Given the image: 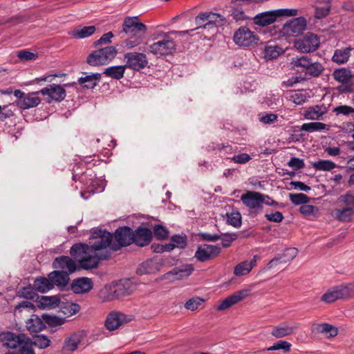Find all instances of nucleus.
Returning a JSON list of instances; mask_svg holds the SVG:
<instances>
[{"mask_svg":"<svg viewBox=\"0 0 354 354\" xmlns=\"http://www.w3.org/2000/svg\"><path fill=\"white\" fill-rule=\"evenodd\" d=\"M339 208L335 209V217L340 221H351L354 215V194L349 191L338 198Z\"/></svg>","mask_w":354,"mask_h":354,"instance_id":"1","label":"nucleus"},{"mask_svg":"<svg viewBox=\"0 0 354 354\" xmlns=\"http://www.w3.org/2000/svg\"><path fill=\"white\" fill-rule=\"evenodd\" d=\"M118 54L113 46H109L92 51L86 58V63L91 66L104 65L113 60Z\"/></svg>","mask_w":354,"mask_h":354,"instance_id":"2","label":"nucleus"},{"mask_svg":"<svg viewBox=\"0 0 354 354\" xmlns=\"http://www.w3.org/2000/svg\"><path fill=\"white\" fill-rule=\"evenodd\" d=\"M89 239H96L94 243H90L91 252L100 251L109 248L112 250V245L113 244V234L106 230L102 228H93Z\"/></svg>","mask_w":354,"mask_h":354,"instance_id":"3","label":"nucleus"},{"mask_svg":"<svg viewBox=\"0 0 354 354\" xmlns=\"http://www.w3.org/2000/svg\"><path fill=\"white\" fill-rule=\"evenodd\" d=\"M307 28V19L304 17L292 18L286 21L281 28L282 37H297L303 34Z\"/></svg>","mask_w":354,"mask_h":354,"instance_id":"4","label":"nucleus"},{"mask_svg":"<svg viewBox=\"0 0 354 354\" xmlns=\"http://www.w3.org/2000/svg\"><path fill=\"white\" fill-rule=\"evenodd\" d=\"M354 292V283H350L345 285H340L329 289L321 298V300L330 304L337 299H347Z\"/></svg>","mask_w":354,"mask_h":354,"instance_id":"5","label":"nucleus"},{"mask_svg":"<svg viewBox=\"0 0 354 354\" xmlns=\"http://www.w3.org/2000/svg\"><path fill=\"white\" fill-rule=\"evenodd\" d=\"M94 252H88L87 254L82 257L78 261L79 271L80 270H89L97 268L102 260H108L111 257V252L109 250L93 254Z\"/></svg>","mask_w":354,"mask_h":354,"instance_id":"6","label":"nucleus"},{"mask_svg":"<svg viewBox=\"0 0 354 354\" xmlns=\"http://www.w3.org/2000/svg\"><path fill=\"white\" fill-rule=\"evenodd\" d=\"M259 40V36L246 26L239 28L233 35L234 42L241 47L253 46L257 44Z\"/></svg>","mask_w":354,"mask_h":354,"instance_id":"7","label":"nucleus"},{"mask_svg":"<svg viewBox=\"0 0 354 354\" xmlns=\"http://www.w3.org/2000/svg\"><path fill=\"white\" fill-rule=\"evenodd\" d=\"M112 251H118L133 243V230L129 226L118 227L113 233Z\"/></svg>","mask_w":354,"mask_h":354,"instance_id":"8","label":"nucleus"},{"mask_svg":"<svg viewBox=\"0 0 354 354\" xmlns=\"http://www.w3.org/2000/svg\"><path fill=\"white\" fill-rule=\"evenodd\" d=\"M293 44L299 52L308 53L315 51L319 47L320 40L317 35L308 32L301 38L295 39Z\"/></svg>","mask_w":354,"mask_h":354,"instance_id":"9","label":"nucleus"},{"mask_svg":"<svg viewBox=\"0 0 354 354\" xmlns=\"http://www.w3.org/2000/svg\"><path fill=\"white\" fill-rule=\"evenodd\" d=\"M77 82L65 84L63 86L57 84H49L48 86L37 91L44 96H47L46 100L48 103H51L52 101L62 102L64 100L66 95L65 87L68 86H75Z\"/></svg>","mask_w":354,"mask_h":354,"instance_id":"10","label":"nucleus"},{"mask_svg":"<svg viewBox=\"0 0 354 354\" xmlns=\"http://www.w3.org/2000/svg\"><path fill=\"white\" fill-rule=\"evenodd\" d=\"M136 289V285L130 279H120L111 289L109 299H119L131 295Z\"/></svg>","mask_w":354,"mask_h":354,"instance_id":"11","label":"nucleus"},{"mask_svg":"<svg viewBox=\"0 0 354 354\" xmlns=\"http://www.w3.org/2000/svg\"><path fill=\"white\" fill-rule=\"evenodd\" d=\"M147 30V26L139 21L138 17H126L122 24V28L119 32L131 35H144Z\"/></svg>","mask_w":354,"mask_h":354,"instance_id":"12","label":"nucleus"},{"mask_svg":"<svg viewBox=\"0 0 354 354\" xmlns=\"http://www.w3.org/2000/svg\"><path fill=\"white\" fill-rule=\"evenodd\" d=\"M133 319V316L127 315L120 312L113 311L108 314L104 326L109 331H113L120 326L126 324Z\"/></svg>","mask_w":354,"mask_h":354,"instance_id":"13","label":"nucleus"},{"mask_svg":"<svg viewBox=\"0 0 354 354\" xmlns=\"http://www.w3.org/2000/svg\"><path fill=\"white\" fill-rule=\"evenodd\" d=\"M127 68L139 71L145 68L148 64V59L145 53L130 52L124 55Z\"/></svg>","mask_w":354,"mask_h":354,"instance_id":"14","label":"nucleus"},{"mask_svg":"<svg viewBox=\"0 0 354 354\" xmlns=\"http://www.w3.org/2000/svg\"><path fill=\"white\" fill-rule=\"evenodd\" d=\"M176 45L173 39H162L151 44L149 46L150 53L158 56H166L172 55L175 50Z\"/></svg>","mask_w":354,"mask_h":354,"instance_id":"15","label":"nucleus"},{"mask_svg":"<svg viewBox=\"0 0 354 354\" xmlns=\"http://www.w3.org/2000/svg\"><path fill=\"white\" fill-rule=\"evenodd\" d=\"M221 252L218 245L209 244L200 245L197 247L194 257L201 262H205L218 257Z\"/></svg>","mask_w":354,"mask_h":354,"instance_id":"16","label":"nucleus"},{"mask_svg":"<svg viewBox=\"0 0 354 354\" xmlns=\"http://www.w3.org/2000/svg\"><path fill=\"white\" fill-rule=\"evenodd\" d=\"M52 267L57 270H64L68 274L79 271L78 263L68 256L62 255L56 257L52 263Z\"/></svg>","mask_w":354,"mask_h":354,"instance_id":"17","label":"nucleus"},{"mask_svg":"<svg viewBox=\"0 0 354 354\" xmlns=\"http://www.w3.org/2000/svg\"><path fill=\"white\" fill-rule=\"evenodd\" d=\"M194 270V268L192 264H185L174 268L171 270L166 272L162 278L171 281L181 280L190 276Z\"/></svg>","mask_w":354,"mask_h":354,"instance_id":"18","label":"nucleus"},{"mask_svg":"<svg viewBox=\"0 0 354 354\" xmlns=\"http://www.w3.org/2000/svg\"><path fill=\"white\" fill-rule=\"evenodd\" d=\"M61 297L59 295L44 296L39 295L36 298V309L43 310L55 309L59 306Z\"/></svg>","mask_w":354,"mask_h":354,"instance_id":"19","label":"nucleus"},{"mask_svg":"<svg viewBox=\"0 0 354 354\" xmlns=\"http://www.w3.org/2000/svg\"><path fill=\"white\" fill-rule=\"evenodd\" d=\"M278 14L276 10H271L260 12L253 18V23L260 27L268 26L278 20Z\"/></svg>","mask_w":354,"mask_h":354,"instance_id":"20","label":"nucleus"},{"mask_svg":"<svg viewBox=\"0 0 354 354\" xmlns=\"http://www.w3.org/2000/svg\"><path fill=\"white\" fill-rule=\"evenodd\" d=\"M133 243L139 247H144L150 243L153 238L152 232L148 227H138L133 230Z\"/></svg>","mask_w":354,"mask_h":354,"instance_id":"21","label":"nucleus"},{"mask_svg":"<svg viewBox=\"0 0 354 354\" xmlns=\"http://www.w3.org/2000/svg\"><path fill=\"white\" fill-rule=\"evenodd\" d=\"M93 288V282L92 279L86 277L76 278L71 283V290L75 294L88 292Z\"/></svg>","mask_w":354,"mask_h":354,"instance_id":"22","label":"nucleus"},{"mask_svg":"<svg viewBox=\"0 0 354 354\" xmlns=\"http://www.w3.org/2000/svg\"><path fill=\"white\" fill-rule=\"evenodd\" d=\"M241 200L246 207L254 209V207H257L259 203L265 202V194L257 192L247 191L241 195Z\"/></svg>","mask_w":354,"mask_h":354,"instance_id":"23","label":"nucleus"},{"mask_svg":"<svg viewBox=\"0 0 354 354\" xmlns=\"http://www.w3.org/2000/svg\"><path fill=\"white\" fill-rule=\"evenodd\" d=\"M248 290H241L234 292L223 299L221 304L216 307L217 310H226L233 305L243 300L248 295Z\"/></svg>","mask_w":354,"mask_h":354,"instance_id":"24","label":"nucleus"},{"mask_svg":"<svg viewBox=\"0 0 354 354\" xmlns=\"http://www.w3.org/2000/svg\"><path fill=\"white\" fill-rule=\"evenodd\" d=\"M297 254V250L295 248H288L283 253L278 254L272 259L267 265L268 269L277 266L279 263H287L292 260Z\"/></svg>","mask_w":354,"mask_h":354,"instance_id":"25","label":"nucleus"},{"mask_svg":"<svg viewBox=\"0 0 354 354\" xmlns=\"http://www.w3.org/2000/svg\"><path fill=\"white\" fill-rule=\"evenodd\" d=\"M69 274H68V272H66L64 270H55L48 274V277L53 285V287L57 286L61 290H63V288L68 285L70 281Z\"/></svg>","mask_w":354,"mask_h":354,"instance_id":"26","label":"nucleus"},{"mask_svg":"<svg viewBox=\"0 0 354 354\" xmlns=\"http://www.w3.org/2000/svg\"><path fill=\"white\" fill-rule=\"evenodd\" d=\"M26 326L31 335L38 333L46 328L41 316L39 317L35 314H32L30 318L26 321Z\"/></svg>","mask_w":354,"mask_h":354,"instance_id":"27","label":"nucleus"},{"mask_svg":"<svg viewBox=\"0 0 354 354\" xmlns=\"http://www.w3.org/2000/svg\"><path fill=\"white\" fill-rule=\"evenodd\" d=\"M85 75L84 77L78 78L77 83L84 89H92L94 88L99 83L101 80L102 74L99 73L87 75L86 73H82Z\"/></svg>","mask_w":354,"mask_h":354,"instance_id":"28","label":"nucleus"},{"mask_svg":"<svg viewBox=\"0 0 354 354\" xmlns=\"http://www.w3.org/2000/svg\"><path fill=\"white\" fill-rule=\"evenodd\" d=\"M310 330L312 333H323L328 337H335L338 333L336 327L327 323H314L312 324Z\"/></svg>","mask_w":354,"mask_h":354,"instance_id":"29","label":"nucleus"},{"mask_svg":"<svg viewBox=\"0 0 354 354\" xmlns=\"http://www.w3.org/2000/svg\"><path fill=\"white\" fill-rule=\"evenodd\" d=\"M37 92H32L26 94L24 97L21 100H16L15 104L21 109H28L37 106L40 102L41 99L39 97H34L32 95L39 94Z\"/></svg>","mask_w":354,"mask_h":354,"instance_id":"30","label":"nucleus"},{"mask_svg":"<svg viewBox=\"0 0 354 354\" xmlns=\"http://www.w3.org/2000/svg\"><path fill=\"white\" fill-rule=\"evenodd\" d=\"M0 341L3 346L12 349L21 345L19 333L16 334L11 331L1 333L0 334Z\"/></svg>","mask_w":354,"mask_h":354,"instance_id":"31","label":"nucleus"},{"mask_svg":"<svg viewBox=\"0 0 354 354\" xmlns=\"http://www.w3.org/2000/svg\"><path fill=\"white\" fill-rule=\"evenodd\" d=\"M88 252H91L90 245L84 243H77L72 245L70 249V254L75 259H81L82 257L87 254Z\"/></svg>","mask_w":354,"mask_h":354,"instance_id":"32","label":"nucleus"},{"mask_svg":"<svg viewBox=\"0 0 354 354\" xmlns=\"http://www.w3.org/2000/svg\"><path fill=\"white\" fill-rule=\"evenodd\" d=\"M34 288L36 291L45 293L53 288V285L49 279V277H39L35 279L34 283Z\"/></svg>","mask_w":354,"mask_h":354,"instance_id":"33","label":"nucleus"},{"mask_svg":"<svg viewBox=\"0 0 354 354\" xmlns=\"http://www.w3.org/2000/svg\"><path fill=\"white\" fill-rule=\"evenodd\" d=\"M206 25H208L209 28H214L217 26H223L227 22V19L218 13L212 12H206Z\"/></svg>","mask_w":354,"mask_h":354,"instance_id":"34","label":"nucleus"},{"mask_svg":"<svg viewBox=\"0 0 354 354\" xmlns=\"http://www.w3.org/2000/svg\"><path fill=\"white\" fill-rule=\"evenodd\" d=\"M158 270V265L152 259H148L138 266L136 269V274L138 275L149 274L155 273Z\"/></svg>","mask_w":354,"mask_h":354,"instance_id":"35","label":"nucleus"},{"mask_svg":"<svg viewBox=\"0 0 354 354\" xmlns=\"http://www.w3.org/2000/svg\"><path fill=\"white\" fill-rule=\"evenodd\" d=\"M233 6H231L230 10V16L236 22L245 21L249 19L245 11L242 8V3H232Z\"/></svg>","mask_w":354,"mask_h":354,"instance_id":"36","label":"nucleus"},{"mask_svg":"<svg viewBox=\"0 0 354 354\" xmlns=\"http://www.w3.org/2000/svg\"><path fill=\"white\" fill-rule=\"evenodd\" d=\"M296 328L297 327L283 324L281 326L274 327L271 332V335L277 338H281L292 335Z\"/></svg>","mask_w":354,"mask_h":354,"instance_id":"37","label":"nucleus"},{"mask_svg":"<svg viewBox=\"0 0 354 354\" xmlns=\"http://www.w3.org/2000/svg\"><path fill=\"white\" fill-rule=\"evenodd\" d=\"M126 68L125 65L110 66L104 71L103 74L112 79L120 80L124 77Z\"/></svg>","mask_w":354,"mask_h":354,"instance_id":"38","label":"nucleus"},{"mask_svg":"<svg viewBox=\"0 0 354 354\" xmlns=\"http://www.w3.org/2000/svg\"><path fill=\"white\" fill-rule=\"evenodd\" d=\"M41 318L44 321V323L50 328L57 327L64 324L66 322V318L59 317L55 315H50L48 313H44L41 315Z\"/></svg>","mask_w":354,"mask_h":354,"instance_id":"39","label":"nucleus"},{"mask_svg":"<svg viewBox=\"0 0 354 354\" xmlns=\"http://www.w3.org/2000/svg\"><path fill=\"white\" fill-rule=\"evenodd\" d=\"M285 50L280 46H266L264 48V58L268 60H272L277 59L280 55L283 54Z\"/></svg>","mask_w":354,"mask_h":354,"instance_id":"40","label":"nucleus"},{"mask_svg":"<svg viewBox=\"0 0 354 354\" xmlns=\"http://www.w3.org/2000/svg\"><path fill=\"white\" fill-rule=\"evenodd\" d=\"M352 50L351 48H346L344 49H337L335 50L334 55L332 57V60L339 64L346 63L349 57L350 51Z\"/></svg>","mask_w":354,"mask_h":354,"instance_id":"41","label":"nucleus"},{"mask_svg":"<svg viewBox=\"0 0 354 354\" xmlns=\"http://www.w3.org/2000/svg\"><path fill=\"white\" fill-rule=\"evenodd\" d=\"M334 79L342 84H346L352 77V73L350 70L345 68L336 69L333 73Z\"/></svg>","mask_w":354,"mask_h":354,"instance_id":"42","label":"nucleus"},{"mask_svg":"<svg viewBox=\"0 0 354 354\" xmlns=\"http://www.w3.org/2000/svg\"><path fill=\"white\" fill-rule=\"evenodd\" d=\"M60 311L67 316L76 314L80 310L79 304L73 302H62L59 306Z\"/></svg>","mask_w":354,"mask_h":354,"instance_id":"43","label":"nucleus"},{"mask_svg":"<svg viewBox=\"0 0 354 354\" xmlns=\"http://www.w3.org/2000/svg\"><path fill=\"white\" fill-rule=\"evenodd\" d=\"M96 28L94 26H84L83 28H76L72 32V35L75 38L83 39L92 35Z\"/></svg>","mask_w":354,"mask_h":354,"instance_id":"44","label":"nucleus"},{"mask_svg":"<svg viewBox=\"0 0 354 354\" xmlns=\"http://www.w3.org/2000/svg\"><path fill=\"white\" fill-rule=\"evenodd\" d=\"M33 346L40 349H44L50 345V339L45 335L32 334Z\"/></svg>","mask_w":354,"mask_h":354,"instance_id":"45","label":"nucleus"},{"mask_svg":"<svg viewBox=\"0 0 354 354\" xmlns=\"http://www.w3.org/2000/svg\"><path fill=\"white\" fill-rule=\"evenodd\" d=\"M326 5L324 6H315V18L317 19H322L326 17L331 10V0L324 1Z\"/></svg>","mask_w":354,"mask_h":354,"instance_id":"46","label":"nucleus"},{"mask_svg":"<svg viewBox=\"0 0 354 354\" xmlns=\"http://www.w3.org/2000/svg\"><path fill=\"white\" fill-rule=\"evenodd\" d=\"M324 114V112L321 111V106L315 105L310 106L304 113L305 118L308 120H319Z\"/></svg>","mask_w":354,"mask_h":354,"instance_id":"47","label":"nucleus"},{"mask_svg":"<svg viewBox=\"0 0 354 354\" xmlns=\"http://www.w3.org/2000/svg\"><path fill=\"white\" fill-rule=\"evenodd\" d=\"M18 296L21 298H24L36 302V298L39 297V295L36 292L34 286H29L21 288L18 292Z\"/></svg>","mask_w":354,"mask_h":354,"instance_id":"48","label":"nucleus"},{"mask_svg":"<svg viewBox=\"0 0 354 354\" xmlns=\"http://www.w3.org/2000/svg\"><path fill=\"white\" fill-rule=\"evenodd\" d=\"M324 70V67L321 63L312 62L310 64L309 67L306 69V74L309 75L311 77H317L322 74Z\"/></svg>","mask_w":354,"mask_h":354,"instance_id":"49","label":"nucleus"},{"mask_svg":"<svg viewBox=\"0 0 354 354\" xmlns=\"http://www.w3.org/2000/svg\"><path fill=\"white\" fill-rule=\"evenodd\" d=\"M312 165L315 169L319 171H330L337 167L335 162L329 160H320L313 162Z\"/></svg>","mask_w":354,"mask_h":354,"instance_id":"50","label":"nucleus"},{"mask_svg":"<svg viewBox=\"0 0 354 354\" xmlns=\"http://www.w3.org/2000/svg\"><path fill=\"white\" fill-rule=\"evenodd\" d=\"M326 124L320 122H313L303 124L301 127V131L307 132H314L322 131L326 129Z\"/></svg>","mask_w":354,"mask_h":354,"instance_id":"51","label":"nucleus"},{"mask_svg":"<svg viewBox=\"0 0 354 354\" xmlns=\"http://www.w3.org/2000/svg\"><path fill=\"white\" fill-rule=\"evenodd\" d=\"M227 223L234 227H239L241 225V214L238 211H233L230 214L227 213Z\"/></svg>","mask_w":354,"mask_h":354,"instance_id":"52","label":"nucleus"},{"mask_svg":"<svg viewBox=\"0 0 354 354\" xmlns=\"http://www.w3.org/2000/svg\"><path fill=\"white\" fill-rule=\"evenodd\" d=\"M313 62L308 56H301L300 57L293 58L291 62L292 68L301 67L306 69L309 67L310 64Z\"/></svg>","mask_w":354,"mask_h":354,"instance_id":"53","label":"nucleus"},{"mask_svg":"<svg viewBox=\"0 0 354 354\" xmlns=\"http://www.w3.org/2000/svg\"><path fill=\"white\" fill-rule=\"evenodd\" d=\"M289 198L290 201L295 205H303L304 204L308 203L310 201V198L303 193L290 194Z\"/></svg>","mask_w":354,"mask_h":354,"instance_id":"54","label":"nucleus"},{"mask_svg":"<svg viewBox=\"0 0 354 354\" xmlns=\"http://www.w3.org/2000/svg\"><path fill=\"white\" fill-rule=\"evenodd\" d=\"M153 234L158 240H165L169 236V230L165 226L157 224L153 227Z\"/></svg>","mask_w":354,"mask_h":354,"instance_id":"55","label":"nucleus"},{"mask_svg":"<svg viewBox=\"0 0 354 354\" xmlns=\"http://www.w3.org/2000/svg\"><path fill=\"white\" fill-rule=\"evenodd\" d=\"M171 243H174L175 248L184 249L187 244V238L185 234H174L171 237Z\"/></svg>","mask_w":354,"mask_h":354,"instance_id":"56","label":"nucleus"},{"mask_svg":"<svg viewBox=\"0 0 354 354\" xmlns=\"http://www.w3.org/2000/svg\"><path fill=\"white\" fill-rule=\"evenodd\" d=\"M299 212L305 216L309 217L310 216H317L319 213V208L317 206L312 205L304 204L299 207Z\"/></svg>","mask_w":354,"mask_h":354,"instance_id":"57","label":"nucleus"},{"mask_svg":"<svg viewBox=\"0 0 354 354\" xmlns=\"http://www.w3.org/2000/svg\"><path fill=\"white\" fill-rule=\"evenodd\" d=\"M252 270L251 264L248 261H243L236 265L234 270V274L236 276H243L250 272Z\"/></svg>","mask_w":354,"mask_h":354,"instance_id":"58","label":"nucleus"},{"mask_svg":"<svg viewBox=\"0 0 354 354\" xmlns=\"http://www.w3.org/2000/svg\"><path fill=\"white\" fill-rule=\"evenodd\" d=\"M291 344L284 340H279L274 343L272 346L266 348V351H278L282 350L283 352L287 353L290 351ZM263 351H266L264 349Z\"/></svg>","mask_w":354,"mask_h":354,"instance_id":"59","label":"nucleus"},{"mask_svg":"<svg viewBox=\"0 0 354 354\" xmlns=\"http://www.w3.org/2000/svg\"><path fill=\"white\" fill-rule=\"evenodd\" d=\"M219 235H221L220 239L222 241V246L225 248H229L238 237L236 233H221Z\"/></svg>","mask_w":354,"mask_h":354,"instance_id":"60","label":"nucleus"},{"mask_svg":"<svg viewBox=\"0 0 354 354\" xmlns=\"http://www.w3.org/2000/svg\"><path fill=\"white\" fill-rule=\"evenodd\" d=\"M341 129V136L342 137H349L351 136L354 139V123L353 122H344L342 126H340Z\"/></svg>","mask_w":354,"mask_h":354,"instance_id":"61","label":"nucleus"},{"mask_svg":"<svg viewBox=\"0 0 354 354\" xmlns=\"http://www.w3.org/2000/svg\"><path fill=\"white\" fill-rule=\"evenodd\" d=\"M205 300L201 297H193L185 303V307L187 310H195Z\"/></svg>","mask_w":354,"mask_h":354,"instance_id":"62","label":"nucleus"},{"mask_svg":"<svg viewBox=\"0 0 354 354\" xmlns=\"http://www.w3.org/2000/svg\"><path fill=\"white\" fill-rule=\"evenodd\" d=\"M278 17H295L298 15L299 10L295 8H280L277 9Z\"/></svg>","mask_w":354,"mask_h":354,"instance_id":"63","label":"nucleus"},{"mask_svg":"<svg viewBox=\"0 0 354 354\" xmlns=\"http://www.w3.org/2000/svg\"><path fill=\"white\" fill-rule=\"evenodd\" d=\"M143 35H131V37L129 39H127L125 40L126 46L128 48H132L140 44H141L142 41Z\"/></svg>","mask_w":354,"mask_h":354,"instance_id":"64","label":"nucleus"}]
</instances>
